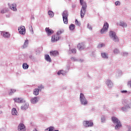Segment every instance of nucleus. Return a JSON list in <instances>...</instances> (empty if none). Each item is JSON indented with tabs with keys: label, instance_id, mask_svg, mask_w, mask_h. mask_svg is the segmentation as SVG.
Returning <instances> with one entry per match:
<instances>
[{
	"label": "nucleus",
	"instance_id": "nucleus-1",
	"mask_svg": "<svg viewBox=\"0 0 131 131\" xmlns=\"http://www.w3.org/2000/svg\"><path fill=\"white\" fill-rule=\"evenodd\" d=\"M80 4L82 6V8L80 11V16L81 18H83L84 15H85V12H86V8H88V5H86V3L84 2L83 0H80Z\"/></svg>",
	"mask_w": 131,
	"mask_h": 131
},
{
	"label": "nucleus",
	"instance_id": "nucleus-2",
	"mask_svg": "<svg viewBox=\"0 0 131 131\" xmlns=\"http://www.w3.org/2000/svg\"><path fill=\"white\" fill-rule=\"evenodd\" d=\"M112 120L114 124L115 125V129H117V130H118V129H119L122 126L120 121H119L117 118L113 117L112 118Z\"/></svg>",
	"mask_w": 131,
	"mask_h": 131
},
{
	"label": "nucleus",
	"instance_id": "nucleus-3",
	"mask_svg": "<svg viewBox=\"0 0 131 131\" xmlns=\"http://www.w3.org/2000/svg\"><path fill=\"white\" fill-rule=\"evenodd\" d=\"M79 100L81 105H82L83 106H87L89 104V101H88V99L85 98L84 94L82 93H80V94Z\"/></svg>",
	"mask_w": 131,
	"mask_h": 131
},
{
	"label": "nucleus",
	"instance_id": "nucleus-4",
	"mask_svg": "<svg viewBox=\"0 0 131 131\" xmlns=\"http://www.w3.org/2000/svg\"><path fill=\"white\" fill-rule=\"evenodd\" d=\"M69 15L68 11L67 10H64L62 12V18L64 24H68V16Z\"/></svg>",
	"mask_w": 131,
	"mask_h": 131
},
{
	"label": "nucleus",
	"instance_id": "nucleus-5",
	"mask_svg": "<svg viewBox=\"0 0 131 131\" xmlns=\"http://www.w3.org/2000/svg\"><path fill=\"white\" fill-rule=\"evenodd\" d=\"M83 125L85 127H92L94 126V123L92 121H84L83 122Z\"/></svg>",
	"mask_w": 131,
	"mask_h": 131
},
{
	"label": "nucleus",
	"instance_id": "nucleus-6",
	"mask_svg": "<svg viewBox=\"0 0 131 131\" xmlns=\"http://www.w3.org/2000/svg\"><path fill=\"white\" fill-rule=\"evenodd\" d=\"M108 28H109V24H108V23H105L103 25V28L100 31L101 34L106 32V31H108Z\"/></svg>",
	"mask_w": 131,
	"mask_h": 131
},
{
	"label": "nucleus",
	"instance_id": "nucleus-7",
	"mask_svg": "<svg viewBox=\"0 0 131 131\" xmlns=\"http://www.w3.org/2000/svg\"><path fill=\"white\" fill-rule=\"evenodd\" d=\"M8 5L9 6V9H11L12 11H13V12H17V4L15 3H8Z\"/></svg>",
	"mask_w": 131,
	"mask_h": 131
},
{
	"label": "nucleus",
	"instance_id": "nucleus-8",
	"mask_svg": "<svg viewBox=\"0 0 131 131\" xmlns=\"http://www.w3.org/2000/svg\"><path fill=\"white\" fill-rule=\"evenodd\" d=\"M18 32L20 34H22V35H24L26 32V30L25 29V27L23 26H20L18 29Z\"/></svg>",
	"mask_w": 131,
	"mask_h": 131
},
{
	"label": "nucleus",
	"instance_id": "nucleus-9",
	"mask_svg": "<svg viewBox=\"0 0 131 131\" xmlns=\"http://www.w3.org/2000/svg\"><path fill=\"white\" fill-rule=\"evenodd\" d=\"M105 84L108 89H112V88H113V82H112V81H111L110 79H107L105 81Z\"/></svg>",
	"mask_w": 131,
	"mask_h": 131
},
{
	"label": "nucleus",
	"instance_id": "nucleus-10",
	"mask_svg": "<svg viewBox=\"0 0 131 131\" xmlns=\"http://www.w3.org/2000/svg\"><path fill=\"white\" fill-rule=\"evenodd\" d=\"M1 35L4 37V38H10V33H9V32L5 31L1 32Z\"/></svg>",
	"mask_w": 131,
	"mask_h": 131
},
{
	"label": "nucleus",
	"instance_id": "nucleus-11",
	"mask_svg": "<svg viewBox=\"0 0 131 131\" xmlns=\"http://www.w3.org/2000/svg\"><path fill=\"white\" fill-rule=\"evenodd\" d=\"M18 130L19 131H26V128H25V125L24 124H19L18 126Z\"/></svg>",
	"mask_w": 131,
	"mask_h": 131
},
{
	"label": "nucleus",
	"instance_id": "nucleus-12",
	"mask_svg": "<svg viewBox=\"0 0 131 131\" xmlns=\"http://www.w3.org/2000/svg\"><path fill=\"white\" fill-rule=\"evenodd\" d=\"M129 109H130V106H129V105L128 104H126V105L121 107V110L124 112H127Z\"/></svg>",
	"mask_w": 131,
	"mask_h": 131
},
{
	"label": "nucleus",
	"instance_id": "nucleus-13",
	"mask_svg": "<svg viewBox=\"0 0 131 131\" xmlns=\"http://www.w3.org/2000/svg\"><path fill=\"white\" fill-rule=\"evenodd\" d=\"M48 35H52L54 33V31L52 29H50V28H46L45 29Z\"/></svg>",
	"mask_w": 131,
	"mask_h": 131
},
{
	"label": "nucleus",
	"instance_id": "nucleus-14",
	"mask_svg": "<svg viewBox=\"0 0 131 131\" xmlns=\"http://www.w3.org/2000/svg\"><path fill=\"white\" fill-rule=\"evenodd\" d=\"M39 100V99H38L37 98V97H35L32 98L31 99V103L32 104H36V103H37V102H38Z\"/></svg>",
	"mask_w": 131,
	"mask_h": 131
},
{
	"label": "nucleus",
	"instance_id": "nucleus-15",
	"mask_svg": "<svg viewBox=\"0 0 131 131\" xmlns=\"http://www.w3.org/2000/svg\"><path fill=\"white\" fill-rule=\"evenodd\" d=\"M59 39H60V37H59L58 36L53 35L52 36L51 41H52L53 42L55 41H58V40H59Z\"/></svg>",
	"mask_w": 131,
	"mask_h": 131
},
{
	"label": "nucleus",
	"instance_id": "nucleus-16",
	"mask_svg": "<svg viewBox=\"0 0 131 131\" xmlns=\"http://www.w3.org/2000/svg\"><path fill=\"white\" fill-rule=\"evenodd\" d=\"M117 25L124 28L127 27V24L124 21H120L119 23L117 24Z\"/></svg>",
	"mask_w": 131,
	"mask_h": 131
},
{
	"label": "nucleus",
	"instance_id": "nucleus-17",
	"mask_svg": "<svg viewBox=\"0 0 131 131\" xmlns=\"http://www.w3.org/2000/svg\"><path fill=\"white\" fill-rule=\"evenodd\" d=\"M59 55V52L57 51H53L50 52V56L52 57H56V56H58Z\"/></svg>",
	"mask_w": 131,
	"mask_h": 131
},
{
	"label": "nucleus",
	"instance_id": "nucleus-18",
	"mask_svg": "<svg viewBox=\"0 0 131 131\" xmlns=\"http://www.w3.org/2000/svg\"><path fill=\"white\" fill-rule=\"evenodd\" d=\"M67 73L66 72V71H64L63 70H59L58 72H57V75H63V76L66 75V74Z\"/></svg>",
	"mask_w": 131,
	"mask_h": 131
},
{
	"label": "nucleus",
	"instance_id": "nucleus-19",
	"mask_svg": "<svg viewBox=\"0 0 131 131\" xmlns=\"http://www.w3.org/2000/svg\"><path fill=\"white\" fill-rule=\"evenodd\" d=\"M29 107V104L28 103H25L23 105L21 106L22 110H27Z\"/></svg>",
	"mask_w": 131,
	"mask_h": 131
},
{
	"label": "nucleus",
	"instance_id": "nucleus-20",
	"mask_svg": "<svg viewBox=\"0 0 131 131\" xmlns=\"http://www.w3.org/2000/svg\"><path fill=\"white\" fill-rule=\"evenodd\" d=\"M71 60L72 61H73L74 62L78 61V62H80L81 63L83 62V59H78L75 57H71Z\"/></svg>",
	"mask_w": 131,
	"mask_h": 131
},
{
	"label": "nucleus",
	"instance_id": "nucleus-21",
	"mask_svg": "<svg viewBox=\"0 0 131 131\" xmlns=\"http://www.w3.org/2000/svg\"><path fill=\"white\" fill-rule=\"evenodd\" d=\"M109 35L110 37H111V39H112L115 36H116V33H115V32L111 31L110 32Z\"/></svg>",
	"mask_w": 131,
	"mask_h": 131
},
{
	"label": "nucleus",
	"instance_id": "nucleus-22",
	"mask_svg": "<svg viewBox=\"0 0 131 131\" xmlns=\"http://www.w3.org/2000/svg\"><path fill=\"white\" fill-rule=\"evenodd\" d=\"M29 43V42L28 40H26L24 45L21 47L22 49H26L28 47V45Z\"/></svg>",
	"mask_w": 131,
	"mask_h": 131
},
{
	"label": "nucleus",
	"instance_id": "nucleus-23",
	"mask_svg": "<svg viewBox=\"0 0 131 131\" xmlns=\"http://www.w3.org/2000/svg\"><path fill=\"white\" fill-rule=\"evenodd\" d=\"M101 57L103 59H108V58H109V56H108V54L106 52L101 53Z\"/></svg>",
	"mask_w": 131,
	"mask_h": 131
},
{
	"label": "nucleus",
	"instance_id": "nucleus-24",
	"mask_svg": "<svg viewBox=\"0 0 131 131\" xmlns=\"http://www.w3.org/2000/svg\"><path fill=\"white\" fill-rule=\"evenodd\" d=\"M14 101L16 103H23V99L22 98H14Z\"/></svg>",
	"mask_w": 131,
	"mask_h": 131
},
{
	"label": "nucleus",
	"instance_id": "nucleus-25",
	"mask_svg": "<svg viewBox=\"0 0 131 131\" xmlns=\"http://www.w3.org/2000/svg\"><path fill=\"white\" fill-rule=\"evenodd\" d=\"M33 95H34V96H38V95H39V90H38V89L36 88L34 89Z\"/></svg>",
	"mask_w": 131,
	"mask_h": 131
},
{
	"label": "nucleus",
	"instance_id": "nucleus-26",
	"mask_svg": "<svg viewBox=\"0 0 131 131\" xmlns=\"http://www.w3.org/2000/svg\"><path fill=\"white\" fill-rule=\"evenodd\" d=\"M77 48L80 51H81L84 49V45H83V43H79L77 46Z\"/></svg>",
	"mask_w": 131,
	"mask_h": 131
},
{
	"label": "nucleus",
	"instance_id": "nucleus-27",
	"mask_svg": "<svg viewBox=\"0 0 131 131\" xmlns=\"http://www.w3.org/2000/svg\"><path fill=\"white\" fill-rule=\"evenodd\" d=\"M45 60L48 62H52V59H51L50 55L48 54L45 55Z\"/></svg>",
	"mask_w": 131,
	"mask_h": 131
},
{
	"label": "nucleus",
	"instance_id": "nucleus-28",
	"mask_svg": "<svg viewBox=\"0 0 131 131\" xmlns=\"http://www.w3.org/2000/svg\"><path fill=\"white\" fill-rule=\"evenodd\" d=\"M16 89H9L8 90V94L10 95V96H12L14 93H15Z\"/></svg>",
	"mask_w": 131,
	"mask_h": 131
},
{
	"label": "nucleus",
	"instance_id": "nucleus-29",
	"mask_svg": "<svg viewBox=\"0 0 131 131\" xmlns=\"http://www.w3.org/2000/svg\"><path fill=\"white\" fill-rule=\"evenodd\" d=\"M112 39L113 41H115V42H118V41H119V38H118V37L116 35Z\"/></svg>",
	"mask_w": 131,
	"mask_h": 131
},
{
	"label": "nucleus",
	"instance_id": "nucleus-30",
	"mask_svg": "<svg viewBox=\"0 0 131 131\" xmlns=\"http://www.w3.org/2000/svg\"><path fill=\"white\" fill-rule=\"evenodd\" d=\"M23 68L25 70H26V69H28V68H29V66L27 63H24L23 64Z\"/></svg>",
	"mask_w": 131,
	"mask_h": 131
},
{
	"label": "nucleus",
	"instance_id": "nucleus-31",
	"mask_svg": "<svg viewBox=\"0 0 131 131\" xmlns=\"http://www.w3.org/2000/svg\"><path fill=\"white\" fill-rule=\"evenodd\" d=\"M54 129H55V127L53 126H50L47 129H45V130H48V131H54ZM54 131H59V130H55Z\"/></svg>",
	"mask_w": 131,
	"mask_h": 131
},
{
	"label": "nucleus",
	"instance_id": "nucleus-32",
	"mask_svg": "<svg viewBox=\"0 0 131 131\" xmlns=\"http://www.w3.org/2000/svg\"><path fill=\"white\" fill-rule=\"evenodd\" d=\"M75 53H76V49H70L69 51V54H75Z\"/></svg>",
	"mask_w": 131,
	"mask_h": 131
},
{
	"label": "nucleus",
	"instance_id": "nucleus-33",
	"mask_svg": "<svg viewBox=\"0 0 131 131\" xmlns=\"http://www.w3.org/2000/svg\"><path fill=\"white\" fill-rule=\"evenodd\" d=\"M17 113H18V112H17V110H16V108H13L12 110V115H17Z\"/></svg>",
	"mask_w": 131,
	"mask_h": 131
},
{
	"label": "nucleus",
	"instance_id": "nucleus-34",
	"mask_svg": "<svg viewBox=\"0 0 131 131\" xmlns=\"http://www.w3.org/2000/svg\"><path fill=\"white\" fill-rule=\"evenodd\" d=\"M48 15L51 17V18H52V17H54V12L52 11H48Z\"/></svg>",
	"mask_w": 131,
	"mask_h": 131
},
{
	"label": "nucleus",
	"instance_id": "nucleus-35",
	"mask_svg": "<svg viewBox=\"0 0 131 131\" xmlns=\"http://www.w3.org/2000/svg\"><path fill=\"white\" fill-rule=\"evenodd\" d=\"M114 53H115L116 55H117V54H119V49L117 48H115L113 51Z\"/></svg>",
	"mask_w": 131,
	"mask_h": 131
},
{
	"label": "nucleus",
	"instance_id": "nucleus-36",
	"mask_svg": "<svg viewBox=\"0 0 131 131\" xmlns=\"http://www.w3.org/2000/svg\"><path fill=\"white\" fill-rule=\"evenodd\" d=\"M75 28V26L72 24H71V25L69 26L70 30H74Z\"/></svg>",
	"mask_w": 131,
	"mask_h": 131
},
{
	"label": "nucleus",
	"instance_id": "nucleus-37",
	"mask_svg": "<svg viewBox=\"0 0 131 131\" xmlns=\"http://www.w3.org/2000/svg\"><path fill=\"white\" fill-rule=\"evenodd\" d=\"M63 32H64L63 30H59L57 31V35H61V34H62V33H63Z\"/></svg>",
	"mask_w": 131,
	"mask_h": 131
},
{
	"label": "nucleus",
	"instance_id": "nucleus-38",
	"mask_svg": "<svg viewBox=\"0 0 131 131\" xmlns=\"http://www.w3.org/2000/svg\"><path fill=\"white\" fill-rule=\"evenodd\" d=\"M45 89V86L42 85H40V86H38V90H39V92H41V90H43Z\"/></svg>",
	"mask_w": 131,
	"mask_h": 131
},
{
	"label": "nucleus",
	"instance_id": "nucleus-39",
	"mask_svg": "<svg viewBox=\"0 0 131 131\" xmlns=\"http://www.w3.org/2000/svg\"><path fill=\"white\" fill-rule=\"evenodd\" d=\"M101 122L104 123H105V121H106V118L105 117V116H102L101 117Z\"/></svg>",
	"mask_w": 131,
	"mask_h": 131
},
{
	"label": "nucleus",
	"instance_id": "nucleus-40",
	"mask_svg": "<svg viewBox=\"0 0 131 131\" xmlns=\"http://www.w3.org/2000/svg\"><path fill=\"white\" fill-rule=\"evenodd\" d=\"M103 47H105V44L100 43V44L98 45V49H101V48H103Z\"/></svg>",
	"mask_w": 131,
	"mask_h": 131
},
{
	"label": "nucleus",
	"instance_id": "nucleus-41",
	"mask_svg": "<svg viewBox=\"0 0 131 131\" xmlns=\"http://www.w3.org/2000/svg\"><path fill=\"white\" fill-rule=\"evenodd\" d=\"M88 28L90 30H93V27H92V26L90 24H88Z\"/></svg>",
	"mask_w": 131,
	"mask_h": 131
},
{
	"label": "nucleus",
	"instance_id": "nucleus-42",
	"mask_svg": "<svg viewBox=\"0 0 131 131\" xmlns=\"http://www.w3.org/2000/svg\"><path fill=\"white\" fill-rule=\"evenodd\" d=\"M115 6H120V2L116 1L115 3Z\"/></svg>",
	"mask_w": 131,
	"mask_h": 131
},
{
	"label": "nucleus",
	"instance_id": "nucleus-43",
	"mask_svg": "<svg viewBox=\"0 0 131 131\" xmlns=\"http://www.w3.org/2000/svg\"><path fill=\"white\" fill-rule=\"evenodd\" d=\"M75 24H76V25H78V26H80V23L78 22V20H77V19H76Z\"/></svg>",
	"mask_w": 131,
	"mask_h": 131
},
{
	"label": "nucleus",
	"instance_id": "nucleus-44",
	"mask_svg": "<svg viewBox=\"0 0 131 131\" xmlns=\"http://www.w3.org/2000/svg\"><path fill=\"white\" fill-rule=\"evenodd\" d=\"M127 85L128 88H131V80L128 81Z\"/></svg>",
	"mask_w": 131,
	"mask_h": 131
},
{
	"label": "nucleus",
	"instance_id": "nucleus-45",
	"mask_svg": "<svg viewBox=\"0 0 131 131\" xmlns=\"http://www.w3.org/2000/svg\"><path fill=\"white\" fill-rule=\"evenodd\" d=\"M121 93L122 94H124V93H127V91H126V90H123V91H121Z\"/></svg>",
	"mask_w": 131,
	"mask_h": 131
},
{
	"label": "nucleus",
	"instance_id": "nucleus-46",
	"mask_svg": "<svg viewBox=\"0 0 131 131\" xmlns=\"http://www.w3.org/2000/svg\"><path fill=\"white\" fill-rule=\"evenodd\" d=\"M123 56H127V55H128V53L127 52H123Z\"/></svg>",
	"mask_w": 131,
	"mask_h": 131
},
{
	"label": "nucleus",
	"instance_id": "nucleus-47",
	"mask_svg": "<svg viewBox=\"0 0 131 131\" xmlns=\"http://www.w3.org/2000/svg\"><path fill=\"white\" fill-rule=\"evenodd\" d=\"M31 31H32V34H33V29L32 28V26L31 27Z\"/></svg>",
	"mask_w": 131,
	"mask_h": 131
},
{
	"label": "nucleus",
	"instance_id": "nucleus-48",
	"mask_svg": "<svg viewBox=\"0 0 131 131\" xmlns=\"http://www.w3.org/2000/svg\"><path fill=\"white\" fill-rule=\"evenodd\" d=\"M1 13H2V14L5 13V10H4V9H3V10L1 11Z\"/></svg>",
	"mask_w": 131,
	"mask_h": 131
},
{
	"label": "nucleus",
	"instance_id": "nucleus-49",
	"mask_svg": "<svg viewBox=\"0 0 131 131\" xmlns=\"http://www.w3.org/2000/svg\"><path fill=\"white\" fill-rule=\"evenodd\" d=\"M128 131H131V127H129Z\"/></svg>",
	"mask_w": 131,
	"mask_h": 131
},
{
	"label": "nucleus",
	"instance_id": "nucleus-50",
	"mask_svg": "<svg viewBox=\"0 0 131 131\" xmlns=\"http://www.w3.org/2000/svg\"><path fill=\"white\" fill-rule=\"evenodd\" d=\"M0 114H3V111H0Z\"/></svg>",
	"mask_w": 131,
	"mask_h": 131
},
{
	"label": "nucleus",
	"instance_id": "nucleus-51",
	"mask_svg": "<svg viewBox=\"0 0 131 131\" xmlns=\"http://www.w3.org/2000/svg\"><path fill=\"white\" fill-rule=\"evenodd\" d=\"M128 94L129 95V94H131V92H128Z\"/></svg>",
	"mask_w": 131,
	"mask_h": 131
},
{
	"label": "nucleus",
	"instance_id": "nucleus-52",
	"mask_svg": "<svg viewBox=\"0 0 131 131\" xmlns=\"http://www.w3.org/2000/svg\"><path fill=\"white\" fill-rule=\"evenodd\" d=\"M0 108H2V106L1 105H0Z\"/></svg>",
	"mask_w": 131,
	"mask_h": 131
}]
</instances>
